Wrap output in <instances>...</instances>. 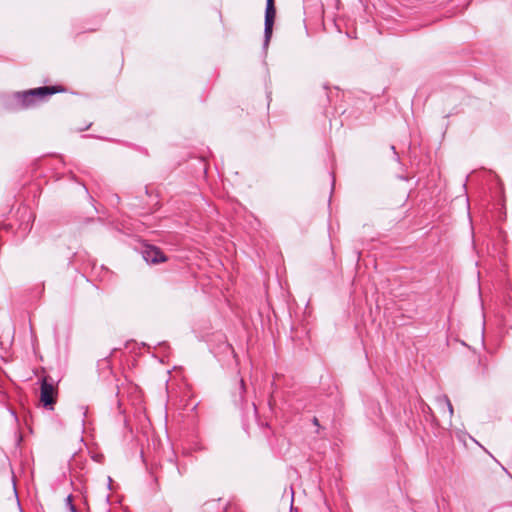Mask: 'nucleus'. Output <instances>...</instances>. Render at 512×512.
Instances as JSON below:
<instances>
[{
	"label": "nucleus",
	"mask_w": 512,
	"mask_h": 512,
	"mask_svg": "<svg viewBox=\"0 0 512 512\" xmlns=\"http://www.w3.org/2000/svg\"><path fill=\"white\" fill-rule=\"evenodd\" d=\"M436 403H437L438 409L442 413L448 414V419L451 422V418L453 416L454 410H453V406H452L448 396L444 395V394L437 396Z\"/></svg>",
	"instance_id": "5"
},
{
	"label": "nucleus",
	"mask_w": 512,
	"mask_h": 512,
	"mask_svg": "<svg viewBox=\"0 0 512 512\" xmlns=\"http://www.w3.org/2000/svg\"><path fill=\"white\" fill-rule=\"evenodd\" d=\"M111 483H112V479H111V477H108V488L109 489L111 488Z\"/></svg>",
	"instance_id": "10"
},
{
	"label": "nucleus",
	"mask_w": 512,
	"mask_h": 512,
	"mask_svg": "<svg viewBox=\"0 0 512 512\" xmlns=\"http://www.w3.org/2000/svg\"><path fill=\"white\" fill-rule=\"evenodd\" d=\"M86 413H87V410H84L82 413L84 417L86 416Z\"/></svg>",
	"instance_id": "16"
},
{
	"label": "nucleus",
	"mask_w": 512,
	"mask_h": 512,
	"mask_svg": "<svg viewBox=\"0 0 512 512\" xmlns=\"http://www.w3.org/2000/svg\"><path fill=\"white\" fill-rule=\"evenodd\" d=\"M275 16H276V8H275L274 0H266L265 21H264V41H263V48L265 50L268 48L269 42L272 37Z\"/></svg>",
	"instance_id": "2"
},
{
	"label": "nucleus",
	"mask_w": 512,
	"mask_h": 512,
	"mask_svg": "<svg viewBox=\"0 0 512 512\" xmlns=\"http://www.w3.org/2000/svg\"><path fill=\"white\" fill-rule=\"evenodd\" d=\"M479 365L481 367V374L482 375H487L488 374V365H487V360L486 358H479Z\"/></svg>",
	"instance_id": "7"
},
{
	"label": "nucleus",
	"mask_w": 512,
	"mask_h": 512,
	"mask_svg": "<svg viewBox=\"0 0 512 512\" xmlns=\"http://www.w3.org/2000/svg\"><path fill=\"white\" fill-rule=\"evenodd\" d=\"M291 511H295V512H298V509H295L293 508V505L291 504V507H290Z\"/></svg>",
	"instance_id": "12"
},
{
	"label": "nucleus",
	"mask_w": 512,
	"mask_h": 512,
	"mask_svg": "<svg viewBox=\"0 0 512 512\" xmlns=\"http://www.w3.org/2000/svg\"><path fill=\"white\" fill-rule=\"evenodd\" d=\"M432 412L431 407L427 406L426 413Z\"/></svg>",
	"instance_id": "13"
},
{
	"label": "nucleus",
	"mask_w": 512,
	"mask_h": 512,
	"mask_svg": "<svg viewBox=\"0 0 512 512\" xmlns=\"http://www.w3.org/2000/svg\"><path fill=\"white\" fill-rule=\"evenodd\" d=\"M142 257L147 263L157 264L166 260L163 252L155 246H145L142 250Z\"/></svg>",
	"instance_id": "4"
},
{
	"label": "nucleus",
	"mask_w": 512,
	"mask_h": 512,
	"mask_svg": "<svg viewBox=\"0 0 512 512\" xmlns=\"http://www.w3.org/2000/svg\"><path fill=\"white\" fill-rule=\"evenodd\" d=\"M59 91L60 90L55 86H43L23 92H17L15 94V98L20 103L21 107L28 108L35 105L37 102L44 100L47 96H51Z\"/></svg>",
	"instance_id": "1"
},
{
	"label": "nucleus",
	"mask_w": 512,
	"mask_h": 512,
	"mask_svg": "<svg viewBox=\"0 0 512 512\" xmlns=\"http://www.w3.org/2000/svg\"><path fill=\"white\" fill-rule=\"evenodd\" d=\"M432 412L431 407L427 406L426 413Z\"/></svg>",
	"instance_id": "14"
},
{
	"label": "nucleus",
	"mask_w": 512,
	"mask_h": 512,
	"mask_svg": "<svg viewBox=\"0 0 512 512\" xmlns=\"http://www.w3.org/2000/svg\"><path fill=\"white\" fill-rule=\"evenodd\" d=\"M312 423H313L315 426H317L318 428L320 427L319 420H318V418H317V417H313V419H312Z\"/></svg>",
	"instance_id": "9"
},
{
	"label": "nucleus",
	"mask_w": 512,
	"mask_h": 512,
	"mask_svg": "<svg viewBox=\"0 0 512 512\" xmlns=\"http://www.w3.org/2000/svg\"><path fill=\"white\" fill-rule=\"evenodd\" d=\"M252 406H253L254 413H256V405L252 404Z\"/></svg>",
	"instance_id": "15"
},
{
	"label": "nucleus",
	"mask_w": 512,
	"mask_h": 512,
	"mask_svg": "<svg viewBox=\"0 0 512 512\" xmlns=\"http://www.w3.org/2000/svg\"><path fill=\"white\" fill-rule=\"evenodd\" d=\"M65 505L70 512H77L76 506L73 504V497L69 494L65 499Z\"/></svg>",
	"instance_id": "6"
},
{
	"label": "nucleus",
	"mask_w": 512,
	"mask_h": 512,
	"mask_svg": "<svg viewBox=\"0 0 512 512\" xmlns=\"http://www.w3.org/2000/svg\"><path fill=\"white\" fill-rule=\"evenodd\" d=\"M291 511H295V512H298V509H295L293 508V505L291 504V507H290Z\"/></svg>",
	"instance_id": "11"
},
{
	"label": "nucleus",
	"mask_w": 512,
	"mask_h": 512,
	"mask_svg": "<svg viewBox=\"0 0 512 512\" xmlns=\"http://www.w3.org/2000/svg\"><path fill=\"white\" fill-rule=\"evenodd\" d=\"M55 387L52 382H48V377H44L41 382L40 400L44 407L52 409L55 403Z\"/></svg>",
	"instance_id": "3"
},
{
	"label": "nucleus",
	"mask_w": 512,
	"mask_h": 512,
	"mask_svg": "<svg viewBox=\"0 0 512 512\" xmlns=\"http://www.w3.org/2000/svg\"><path fill=\"white\" fill-rule=\"evenodd\" d=\"M245 392H246L245 383H244V380L241 378L240 381H239V395H240V398H243V395L245 394Z\"/></svg>",
	"instance_id": "8"
}]
</instances>
